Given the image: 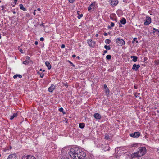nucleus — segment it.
I'll list each match as a JSON object with an SVG mask.
<instances>
[{
  "mask_svg": "<svg viewBox=\"0 0 159 159\" xmlns=\"http://www.w3.org/2000/svg\"><path fill=\"white\" fill-rule=\"evenodd\" d=\"M37 73L38 74L40 75V77L41 78H43L44 76V74L42 72L41 73H40V72L38 71L37 72Z\"/></svg>",
  "mask_w": 159,
  "mask_h": 159,
  "instance_id": "5701e85b",
  "label": "nucleus"
},
{
  "mask_svg": "<svg viewBox=\"0 0 159 159\" xmlns=\"http://www.w3.org/2000/svg\"><path fill=\"white\" fill-rule=\"evenodd\" d=\"M34 43L35 45H37L38 44V42L37 41H36Z\"/></svg>",
  "mask_w": 159,
  "mask_h": 159,
  "instance_id": "4c0bfd02",
  "label": "nucleus"
},
{
  "mask_svg": "<svg viewBox=\"0 0 159 159\" xmlns=\"http://www.w3.org/2000/svg\"><path fill=\"white\" fill-rule=\"evenodd\" d=\"M22 159H36L34 156L31 155H25L22 156Z\"/></svg>",
  "mask_w": 159,
  "mask_h": 159,
  "instance_id": "20e7f679",
  "label": "nucleus"
},
{
  "mask_svg": "<svg viewBox=\"0 0 159 159\" xmlns=\"http://www.w3.org/2000/svg\"><path fill=\"white\" fill-rule=\"evenodd\" d=\"M107 33H105L104 34V35L105 36H107Z\"/></svg>",
  "mask_w": 159,
  "mask_h": 159,
  "instance_id": "a19ab883",
  "label": "nucleus"
},
{
  "mask_svg": "<svg viewBox=\"0 0 159 159\" xmlns=\"http://www.w3.org/2000/svg\"><path fill=\"white\" fill-rule=\"evenodd\" d=\"M118 3L117 0H110V3L112 6L116 5Z\"/></svg>",
  "mask_w": 159,
  "mask_h": 159,
  "instance_id": "6e6552de",
  "label": "nucleus"
},
{
  "mask_svg": "<svg viewBox=\"0 0 159 159\" xmlns=\"http://www.w3.org/2000/svg\"><path fill=\"white\" fill-rule=\"evenodd\" d=\"M131 58H133L132 61L134 62L137 61L138 58L137 57L134 56H132L130 57Z\"/></svg>",
  "mask_w": 159,
  "mask_h": 159,
  "instance_id": "dca6fc26",
  "label": "nucleus"
},
{
  "mask_svg": "<svg viewBox=\"0 0 159 159\" xmlns=\"http://www.w3.org/2000/svg\"><path fill=\"white\" fill-rule=\"evenodd\" d=\"M104 48L106 50H109L111 49V48L109 46H107L106 45L104 46Z\"/></svg>",
  "mask_w": 159,
  "mask_h": 159,
  "instance_id": "bb28decb",
  "label": "nucleus"
},
{
  "mask_svg": "<svg viewBox=\"0 0 159 159\" xmlns=\"http://www.w3.org/2000/svg\"><path fill=\"white\" fill-rule=\"evenodd\" d=\"M26 59V60L25 61H24L23 62V64L25 65L28 64L29 63L30 58L29 57H27Z\"/></svg>",
  "mask_w": 159,
  "mask_h": 159,
  "instance_id": "ddd939ff",
  "label": "nucleus"
},
{
  "mask_svg": "<svg viewBox=\"0 0 159 159\" xmlns=\"http://www.w3.org/2000/svg\"><path fill=\"white\" fill-rule=\"evenodd\" d=\"M88 43L90 47H93L95 44V42L93 41L91 39H89L88 40Z\"/></svg>",
  "mask_w": 159,
  "mask_h": 159,
  "instance_id": "1a4fd4ad",
  "label": "nucleus"
},
{
  "mask_svg": "<svg viewBox=\"0 0 159 159\" xmlns=\"http://www.w3.org/2000/svg\"><path fill=\"white\" fill-rule=\"evenodd\" d=\"M59 111L60 112H63V109L62 107L60 108L59 109Z\"/></svg>",
  "mask_w": 159,
  "mask_h": 159,
  "instance_id": "7c9ffc66",
  "label": "nucleus"
},
{
  "mask_svg": "<svg viewBox=\"0 0 159 159\" xmlns=\"http://www.w3.org/2000/svg\"><path fill=\"white\" fill-rule=\"evenodd\" d=\"M114 25V24L113 22H111V26H108V28L110 29L111 28V27H113Z\"/></svg>",
  "mask_w": 159,
  "mask_h": 159,
  "instance_id": "393cba45",
  "label": "nucleus"
},
{
  "mask_svg": "<svg viewBox=\"0 0 159 159\" xmlns=\"http://www.w3.org/2000/svg\"><path fill=\"white\" fill-rule=\"evenodd\" d=\"M17 77H19L20 78H21L22 77V76L20 75L16 74L14 76L13 78L14 79H16V78H17Z\"/></svg>",
  "mask_w": 159,
  "mask_h": 159,
  "instance_id": "412c9836",
  "label": "nucleus"
},
{
  "mask_svg": "<svg viewBox=\"0 0 159 159\" xmlns=\"http://www.w3.org/2000/svg\"><path fill=\"white\" fill-rule=\"evenodd\" d=\"M85 126L84 124V123H80L79 124V126L81 128H83Z\"/></svg>",
  "mask_w": 159,
  "mask_h": 159,
  "instance_id": "4be33fe9",
  "label": "nucleus"
},
{
  "mask_svg": "<svg viewBox=\"0 0 159 159\" xmlns=\"http://www.w3.org/2000/svg\"><path fill=\"white\" fill-rule=\"evenodd\" d=\"M134 87L135 89H137V88L136 86L135 85H134Z\"/></svg>",
  "mask_w": 159,
  "mask_h": 159,
  "instance_id": "79ce46f5",
  "label": "nucleus"
},
{
  "mask_svg": "<svg viewBox=\"0 0 159 159\" xmlns=\"http://www.w3.org/2000/svg\"><path fill=\"white\" fill-rule=\"evenodd\" d=\"M19 6L20 8V9L24 11H25L26 10V8L24 7L23 6L22 4H20Z\"/></svg>",
  "mask_w": 159,
  "mask_h": 159,
  "instance_id": "a211bd4d",
  "label": "nucleus"
},
{
  "mask_svg": "<svg viewBox=\"0 0 159 159\" xmlns=\"http://www.w3.org/2000/svg\"><path fill=\"white\" fill-rule=\"evenodd\" d=\"M151 18L147 16L146 17V21L144 22V25H147L151 23Z\"/></svg>",
  "mask_w": 159,
  "mask_h": 159,
  "instance_id": "0eeeda50",
  "label": "nucleus"
},
{
  "mask_svg": "<svg viewBox=\"0 0 159 159\" xmlns=\"http://www.w3.org/2000/svg\"><path fill=\"white\" fill-rule=\"evenodd\" d=\"M111 136L106 134L105 136V139L107 140H110L111 139Z\"/></svg>",
  "mask_w": 159,
  "mask_h": 159,
  "instance_id": "f3484780",
  "label": "nucleus"
},
{
  "mask_svg": "<svg viewBox=\"0 0 159 159\" xmlns=\"http://www.w3.org/2000/svg\"><path fill=\"white\" fill-rule=\"evenodd\" d=\"M79 11H77L78 14L79 15L78 16H77V17L79 19H80L81 17H82L83 15L82 14H79Z\"/></svg>",
  "mask_w": 159,
  "mask_h": 159,
  "instance_id": "b1692460",
  "label": "nucleus"
},
{
  "mask_svg": "<svg viewBox=\"0 0 159 159\" xmlns=\"http://www.w3.org/2000/svg\"><path fill=\"white\" fill-rule=\"evenodd\" d=\"M17 0H14V2L15 4H16Z\"/></svg>",
  "mask_w": 159,
  "mask_h": 159,
  "instance_id": "ea45409f",
  "label": "nucleus"
},
{
  "mask_svg": "<svg viewBox=\"0 0 159 159\" xmlns=\"http://www.w3.org/2000/svg\"><path fill=\"white\" fill-rule=\"evenodd\" d=\"M146 153V149L144 147H141L139 148V150L137 152L134 153L131 155L132 158H134L142 156Z\"/></svg>",
  "mask_w": 159,
  "mask_h": 159,
  "instance_id": "f03ea898",
  "label": "nucleus"
},
{
  "mask_svg": "<svg viewBox=\"0 0 159 159\" xmlns=\"http://www.w3.org/2000/svg\"><path fill=\"white\" fill-rule=\"evenodd\" d=\"M137 38H134V39H133V43H134V41H135V42H136L137 43H138V41L137 40Z\"/></svg>",
  "mask_w": 159,
  "mask_h": 159,
  "instance_id": "c756f323",
  "label": "nucleus"
},
{
  "mask_svg": "<svg viewBox=\"0 0 159 159\" xmlns=\"http://www.w3.org/2000/svg\"><path fill=\"white\" fill-rule=\"evenodd\" d=\"M95 3L94 2H93L88 7V10L91 11L92 10H93L95 7Z\"/></svg>",
  "mask_w": 159,
  "mask_h": 159,
  "instance_id": "423d86ee",
  "label": "nucleus"
},
{
  "mask_svg": "<svg viewBox=\"0 0 159 159\" xmlns=\"http://www.w3.org/2000/svg\"><path fill=\"white\" fill-rule=\"evenodd\" d=\"M45 64L47 67L48 68V69L50 70L51 68V66L49 62L46 61L45 62Z\"/></svg>",
  "mask_w": 159,
  "mask_h": 159,
  "instance_id": "2eb2a0df",
  "label": "nucleus"
},
{
  "mask_svg": "<svg viewBox=\"0 0 159 159\" xmlns=\"http://www.w3.org/2000/svg\"><path fill=\"white\" fill-rule=\"evenodd\" d=\"M116 42L117 45L120 46H122L125 44V41L121 39H117L116 40Z\"/></svg>",
  "mask_w": 159,
  "mask_h": 159,
  "instance_id": "7ed1b4c3",
  "label": "nucleus"
},
{
  "mask_svg": "<svg viewBox=\"0 0 159 159\" xmlns=\"http://www.w3.org/2000/svg\"><path fill=\"white\" fill-rule=\"evenodd\" d=\"M45 71V70H43V71Z\"/></svg>",
  "mask_w": 159,
  "mask_h": 159,
  "instance_id": "6e6d98bb",
  "label": "nucleus"
},
{
  "mask_svg": "<svg viewBox=\"0 0 159 159\" xmlns=\"http://www.w3.org/2000/svg\"><path fill=\"white\" fill-rule=\"evenodd\" d=\"M135 96L136 97H137V96H136V95H135Z\"/></svg>",
  "mask_w": 159,
  "mask_h": 159,
  "instance_id": "5fc2aeb1",
  "label": "nucleus"
},
{
  "mask_svg": "<svg viewBox=\"0 0 159 159\" xmlns=\"http://www.w3.org/2000/svg\"><path fill=\"white\" fill-rule=\"evenodd\" d=\"M140 67V66L139 64L136 65L134 64L133 66L132 69L134 70H135L137 71L138 68Z\"/></svg>",
  "mask_w": 159,
  "mask_h": 159,
  "instance_id": "9d476101",
  "label": "nucleus"
},
{
  "mask_svg": "<svg viewBox=\"0 0 159 159\" xmlns=\"http://www.w3.org/2000/svg\"><path fill=\"white\" fill-rule=\"evenodd\" d=\"M42 70V69H40V70H39V71H41Z\"/></svg>",
  "mask_w": 159,
  "mask_h": 159,
  "instance_id": "09e8293b",
  "label": "nucleus"
},
{
  "mask_svg": "<svg viewBox=\"0 0 159 159\" xmlns=\"http://www.w3.org/2000/svg\"><path fill=\"white\" fill-rule=\"evenodd\" d=\"M36 11V10H34V11ZM33 13H34V15H35V12H34Z\"/></svg>",
  "mask_w": 159,
  "mask_h": 159,
  "instance_id": "a18cd8bd",
  "label": "nucleus"
},
{
  "mask_svg": "<svg viewBox=\"0 0 159 159\" xmlns=\"http://www.w3.org/2000/svg\"><path fill=\"white\" fill-rule=\"evenodd\" d=\"M63 114H65L66 113L65 112H64V111H63V112H62Z\"/></svg>",
  "mask_w": 159,
  "mask_h": 159,
  "instance_id": "de8ad7c7",
  "label": "nucleus"
},
{
  "mask_svg": "<svg viewBox=\"0 0 159 159\" xmlns=\"http://www.w3.org/2000/svg\"><path fill=\"white\" fill-rule=\"evenodd\" d=\"M104 87L105 88H107V85L106 84H105L104 85Z\"/></svg>",
  "mask_w": 159,
  "mask_h": 159,
  "instance_id": "c03bdc74",
  "label": "nucleus"
},
{
  "mask_svg": "<svg viewBox=\"0 0 159 159\" xmlns=\"http://www.w3.org/2000/svg\"><path fill=\"white\" fill-rule=\"evenodd\" d=\"M78 57V58H79H79H80V57H79V56H78V57Z\"/></svg>",
  "mask_w": 159,
  "mask_h": 159,
  "instance_id": "603ef678",
  "label": "nucleus"
},
{
  "mask_svg": "<svg viewBox=\"0 0 159 159\" xmlns=\"http://www.w3.org/2000/svg\"><path fill=\"white\" fill-rule=\"evenodd\" d=\"M40 40L41 41H44V39L43 37H41L40 38Z\"/></svg>",
  "mask_w": 159,
  "mask_h": 159,
  "instance_id": "2f4dec72",
  "label": "nucleus"
},
{
  "mask_svg": "<svg viewBox=\"0 0 159 159\" xmlns=\"http://www.w3.org/2000/svg\"><path fill=\"white\" fill-rule=\"evenodd\" d=\"M19 51L21 53H23V50H22V49H20Z\"/></svg>",
  "mask_w": 159,
  "mask_h": 159,
  "instance_id": "f704fd0d",
  "label": "nucleus"
},
{
  "mask_svg": "<svg viewBox=\"0 0 159 159\" xmlns=\"http://www.w3.org/2000/svg\"><path fill=\"white\" fill-rule=\"evenodd\" d=\"M40 25V26H43V27L44 26V25L43 23L41 24Z\"/></svg>",
  "mask_w": 159,
  "mask_h": 159,
  "instance_id": "58836bf2",
  "label": "nucleus"
},
{
  "mask_svg": "<svg viewBox=\"0 0 159 159\" xmlns=\"http://www.w3.org/2000/svg\"><path fill=\"white\" fill-rule=\"evenodd\" d=\"M17 113H14L13 114V115L10 117V119L11 120L13 119L14 117H16L17 116Z\"/></svg>",
  "mask_w": 159,
  "mask_h": 159,
  "instance_id": "aec40b11",
  "label": "nucleus"
},
{
  "mask_svg": "<svg viewBox=\"0 0 159 159\" xmlns=\"http://www.w3.org/2000/svg\"><path fill=\"white\" fill-rule=\"evenodd\" d=\"M130 135L131 137L138 138L140 135V133L139 132H135L130 134Z\"/></svg>",
  "mask_w": 159,
  "mask_h": 159,
  "instance_id": "39448f33",
  "label": "nucleus"
},
{
  "mask_svg": "<svg viewBox=\"0 0 159 159\" xmlns=\"http://www.w3.org/2000/svg\"><path fill=\"white\" fill-rule=\"evenodd\" d=\"M74 1V0H69V2L71 3L73 2Z\"/></svg>",
  "mask_w": 159,
  "mask_h": 159,
  "instance_id": "72a5a7b5",
  "label": "nucleus"
},
{
  "mask_svg": "<svg viewBox=\"0 0 159 159\" xmlns=\"http://www.w3.org/2000/svg\"><path fill=\"white\" fill-rule=\"evenodd\" d=\"M157 32V34H158V32Z\"/></svg>",
  "mask_w": 159,
  "mask_h": 159,
  "instance_id": "13d9d810",
  "label": "nucleus"
},
{
  "mask_svg": "<svg viewBox=\"0 0 159 159\" xmlns=\"http://www.w3.org/2000/svg\"><path fill=\"white\" fill-rule=\"evenodd\" d=\"M106 147H107V148H105L103 149V150L104 151H106L107 150H110V147L108 145H107Z\"/></svg>",
  "mask_w": 159,
  "mask_h": 159,
  "instance_id": "cd10ccee",
  "label": "nucleus"
},
{
  "mask_svg": "<svg viewBox=\"0 0 159 159\" xmlns=\"http://www.w3.org/2000/svg\"><path fill=\"white\" fill-rule=\"evenodd\" d=\"M157 32V34H158V32Z\"/></svg>",
  "mask_w": 159,
  "mask_h": 159,
  "instance_id": "4d7b16f0",
  "label": "nucleus"
},
{
  "mask_svg": "<svg viewBox=\"0 0 159 159\" xmlns=\"http://www.w3.org/2000/svg\"><path fill=\"white\" fill-rule=\"evenodd\" d=\"M105 42L106 43L109 44L110 43L111 40L109 39H106L105 40Z\"/></svg>",
  "mask_w": 159,
  "mask_h": 159,
  "instance_id": "a878e982",
  "label": "nucleus"
},
{
  "mask_svg": "<svg viewBox=\"0 0 159 159\" xmlns=\"http://www.w3.org/2000/svg\"><path fill=\"white\" fill-rule=\"evenodd\" d=\"M55 86L54 85L52 84L51 86L48 88V91L50 92H52L55 89Z\"/></svg>",
  "mask_w": 159,
  "mask_h": 159,
  "instance_id": "9b49d317",
  "label": "nucleus"
},
{
  "mask_svg": "<svg viewBox=\"0 0 159 159\" xmlns=\"http://www.w3.org/2000/svg\"><path fill=\"white\" fill-rule=\"evenodd\" d=\"M69 62H70V64H72V66L73 67H74V66H75V65H74V64H73L72 62H70V61H69Z\"/></svg>",
  "mask_w": 159,
  "mask_h": 159,
  "instance_id": "e433bc0d",
  "label": "nucleus"
},
{
  "mask_svg": "<svg viewBox=\"0 0 159 159\" xmlns=\"http://www.w3.org/2000/svg\"><path fill=\"white\" fill-rule=\"evenodd\" d=\"M68 154L73 159H84L86 156L83 151L77 147L71 148Z\"/></svg>",
  "mask_w": 159,
  "mask_h": 159,
  "instance_id": "f257e3e1",
  "label": "nucleus"
},
{
  "mask_svg": "<svg viewBox=\"0 0 159 159\" xmlns=\"http://www.w3.org/2000/svg\"><path fill=\"white\" fill-rule=\"evenodd\" d=\"M7 159H16V156L14 154L9 155Z\"/></svg>",
  "mask_w": 159,
  "mask_h": 159,
  "instance_id": "4468645a",
  "label": "nucleus"
},
{
  "mask_svg": "<svg viewBox=\"0 0 159 159\" xmlns=\"http://www.w3.org/2000/svg\"><path fill=\"white\" fill-rule=\"evenodd\" d=\"M72 57H75L76 56L75 55H73L72 56Z\"/></svg>",
  "mask_w": 159,
  "mask_h": 159,
  "instance_id": "37998d69",
  "label": "nucleus"
},
{
  "mask_svg": "<svg viewBox=\"0 0 159 159\" xmlns=\"http://www.w3.org/2000/svg\"><path fill=\"white\" fill-rule=\"evenodd\" d=\"M111 55H108L106 56V59L107 60H110L111 58Z\"/></svg>",
  "mask_w": 159,
  "mask_h": 159,
  "instance_id": "c85d7f7f",
  "label": "nucleus"
},
{
  "mask_svg": "<svg viewBox=\"0 0 159 159\" xmlns=\"http://www.w3.org/2000/svg\"><path fill=\"white\" fill-rule=\"evenodd\" d=\"M98 34H96V37L98 36Z\"/></svg>",
  "mask_w": 159,
  "mask_h": 159,
  "instance_id": "8fccbe9b",
  "label": "nucleus"
},
{
  "mask_svg": "<svg viewBox=\"0 0 159 159\" xmlns=\"http://www.w3.org/2000/svg\"><path fill=\"white\" fill-rule=\"evenodd\" d=\"M37 10L38 11H40V9L39 8L37 9Z\"/></svg>",
  "mask_w": 159,
  "mask_h": 159,
  "instance_id": "49530a36",
  "label": "nucleus"
},
{
  "mask_svg": "<svg viewBox=\"0 0 159 159\" xmlns=\"http://www.w3.org/2000/svg\"><path fill=\"white\" fill-rule=\"evenodd\" d=\"M1 156V155L0 154V157Z\"/></svg>",
  "mask_w": 159,
  "mask_h": 159,
  "instance_id": "bf43d9fd",
  "label": "nucleus"
},
{
  "mask_svg": "<svg viewBox=\"0 0 159 159\" xmlns=\"http://www.w3.org/2000/svg\"><path fill=\"white\" fill-rule=\"evenodd\" d=\"M94 117L97 119H100L101 118V116L98 113H96L94 114Z\"/></svg>",
  "mask_w": 159,
  "mask_h": 159,
  "instance_id": "f8f14e48",
  "label": "nucleus"
},
{
  "mask_svg": "<svg viewBox=\"0 0 159 159\" xmlns=\"http://www.w3.org/2000/svg\"><path fill=\"white\" fill-rule=\"evenodd\" d=\"M65 47V45H64V44H62L61 45V48H64Z\"/></svg>",
  "mask_w": 159,
  "mask_h": 159,
  "instance_id": "473e14b6",
  "label": "nucleus"
},
{
  "mask_svg": "<svg viewBox=\"0 0 159 159\" xmlns=\"http://www.w3.org/2000/svg\"><path fill=\"white\" fill-rule=\"evenodd\" d=\"M107 52V50H104L103 52L104 54H103V55H104V54L105 53H106Z\"/></svg>",
  "mask_w": 159,
  "mask_h": 159,
  "instance_id": "c9c22d12",
  "label": "nucleus"
},
{
  "mask_svg": "<svg viewBox=\"0 0 159 159\" xmlns=\"http://www.w3.org/2000/svg\"><path fill=\"white\" fill-rule=\"evenodd\" d=\"M13 13H14V14L15 13V12L14 11L13 12Z\"/></svg>",
  "mask_w": 159,
  "mask_h": 159,
  "instance_id": "864d4df0",
  "label": "nucleus"
},
{
  "mask_svg": "<svg viewBox=\"0 0 159 159\" xmlns=\"http://www.w3.org/2000/svg\"><path fill=\"white\" fill-rule=\"evenodd\" d=\"M1 35H0V39H1Z\"/></svg>",
  "mask_w": 159,
  "mask_h": 159,
  "instance_id": "3c124183",
  "label": "nucleus"
},
{
  "mask_svg": "<svg viewBox=\"0 0 159 159\" xmlns=\"http://www.w3.org/2000/svg\"><path fill=\"white\" fill-rule=\"evenodd\" d=\"M126 21L125 18H123L121 20L120 22L123 24H125L126 23Z\"/></svg>",
  "mask_w": 159,
  "mask_h": 159,
  "instance_id": "6ab92c4d",
  "label": "nucleus"
}]
</instances>
